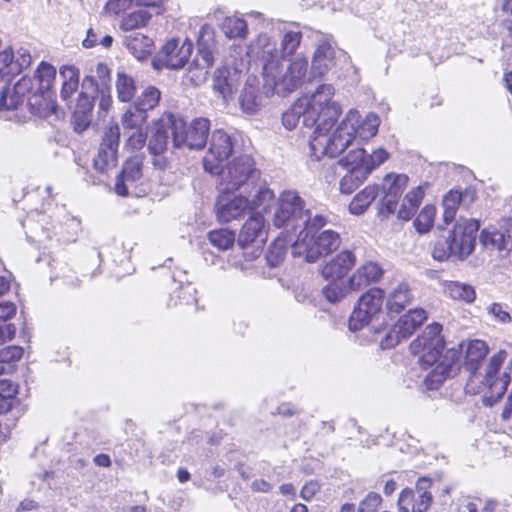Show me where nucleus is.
Here are the masks:
<instances>
[{
  "instance_id": "a18cd8bd",
  "label": "nucleus",
  "mask_w": 512,
  "mask_h": 512,
  "mask_svg": "<svg viewBox=\"0 0 512 512\" xmlns=\"http://www.w3.org/2000/svg\"><path fill=\"white\" fill-rule=\"evenodd\" d=\"M288 242L278 237L273 244L269 248V252L267 254V261L271 266H276L281 262L286 254Z\"/></svg>"
},
{
  "instance_id": "c756f323",
  "label": "nucleus",
  "mask_w": 512,
  "mask_h": 512,
  "mask_svg": "<svg viewBox=\"0 0 512 512\" xmlns=\"http://www.w3.org/2000/svg\"><path fill=\"white\" fill-rule=\"evenodd\" d=\"M29 80L22 79L11 89L7 88L1 92L0 109H17L24 102V90Z\"/></svg>"
},
{
  "instance_id": "f257e3e1",
  "label": "nucleus",
  "mask_w": 512,
  "mask_h": 512,
  "mask_svg": "<svg viewBox=\"0 0 512 512\" xmlns=\"http://www.w3.org/2000/svg\"><path fill=\"white\" fill-rule=\"evenodd\" d=\"M334 96L332 85L321 84L313 93L299 97L282 115V123L288 130L296 128L300 120L305 127L313 129L310 149L316 159L337 157L357 138L369 141L378 132V115L370 112L362 118L355 109H350L332 131L342 114V107Z\"/></svg>"
},
{
  "instance_id": "6ab92c4d",
  "label": "nucleus",
  "mask_w": 512,
  "mask_h": 512,
  "mask_svg": "<svg viewBox=\"0 0 512 512\" xmlns=\"http://www.w3.org/2000/svg\"><path fill=\"white\" fill-rule=\"evenodd\" d=\"M341 54L343 52L338 51L329 39L320 40L312 58V78L324 76L336 64V59Z\"/></svg>"
},
{
  "instance_id": "e2e57ef3",
  "label": "nucleus",
  "mask_w": 512,
  "mask_h": 512,
  "mask_svg": "<svg viewBox=\"0 0 512 512\" xmlns=\"http://www.w3.org/2000/svg\"><path fill=\"white\" fill-rule=\"evenodd\" d=\"M184 297L186 304L194 303L197 305L198 299L196 298V290L194 287H192L190 284H187L186 286L182 287Z\"/></svg>"
},
{
  "instance_id": "5fc2aeb1",
  "label": "nucleus",
  "mask_w": 512,
  "mask_h": 512,
  "mask_svg": "<svg viewBox=\"0 0 512 512\" xmlns=\"http://www.w3.org/2000/svg\"><path fill=\"white\" fill-rule=\"evenodd\" d=\"M134 0H108L105 5V12L110 15L120 14L129 9Z\"/></svg>"
},
{
  "instance_id": "423d86ee",
  "label": "nucleus",
  "mask_w": 512,
  "mask_h": 512,
  "mask_svg": "<svg viewBox=\"0 0 512 512\" xmlns=\"http://www.w3.org/2000/svg\"><path fill=\"white\" fill-rule=\"evenodd\" d=\"M220 180L218 188L221 193H232L243 190L247 192L259 178L260 171L256 168L254 159L249 155L233 158L225 167L219 169Z\"/></svg>"
},
{
  "instance_id": "603ef678",
  "label": "nucleus",
  "mask_w": 512,
  "mask_h": 512,
  "mask_svg": "<svg viewBox=\"0 0 512 512\" xmlns=\"http://www.w3.org/2000/svg\"><path fill=\"white\" fill-rule=\"evenodd\" d=\"M383 196L380 200V213L390 215L396 211L400 195L395 193L382 192Z\"/></svg>"
},
{
  "instance_id": "aec40b11",
  "label": "nucleus",
  "mask_w": 512,
  "mask_h": 512,
  "mask_svg": "<svg viewBox=\"0 0 512 512\" xmlns=\"http://www.w3.org/2000/svg\"><path fill=\"white\" fill-rule=\"evenodd\" d=\"M264 227V217L260 214H251L240 231L238 244L242 248H245L250 244H255L254 254L257 256L265 242Z\"/></svg>"
},
{
  "instance_id": "c03bdc74",
  "label": "nucleus",
  "mask_w": 512,
  "mask_h": 512,
  "mask_svg": "<svg viewBox=\"0 0 512 512\" xmlns=\"http://www.w3.org/2000/svg\"><path fill=\"white\" fill-rule=\"evenodd\" d=\"M368 177L352 171L347 173L341 178L339 189L342 194L349 195L354 192Z\"/></svg>"
},
{
  "instance_id": "8fccbe9b",
  "label": "nucleus",
  "mask_w": 512,
  "mask_h": 512,
  "mask_svg": "<svg viewBox=\"0 0 512 512\" xmlns=\"http://www.w3.org/2000/svg\"><path fill=\"white\" fill-rule=\"evenodd\" d=\"M128 134L126 146L132 150H140L145 145L147 133L145 129L125 131Z\"/></svg>"
},
{
  "instance_id": "20e7f679",
  "label": "nucleus",
  "mask_w": 512,
  "mask_h": 512,
  "mask_svg": "<svg viewBox=\"0 0 512 512\" xmlns=\"http://www.w3.org/2000/svg\"><path fill=\"white\" fill-rule=\"evenodd\" d=\"M460 348V353L464 357L463 365L471 373L466 383V391L470 394L481 395L485 406H493L503 397L510 383L511 378L507 370L512 368V360L509 367L501 372L507 353L500 350L489 359L482 374L477 371L488 354L487 344L482 340L475 339L463 342Z\"/></svg>"
},
{
  "instance_id": "864d4df0",
  "label": "nucleus",
  "mask_w": 512,
  "mask_h": 512,
  "mask_svg": "<svg viewBox=\"0 0 512 512\" xmlns=\"http://www.w3.org/2000/svg\"><path fill=\"white\" fill-rule=\"evenodd\" d=\"M488 314L497 322L507 324L511 322V316L500 303H492L487 307Z\"/></svg>"
},
{
  "instance_id": "b1692460",
  "label": "nucleus",
  "mask_w": 512,
  "mask_h": 512,
  "mask_svg": "<svg viewBox=\"0 0 512 512\" xmlns=\"http://www.w3.org/2000/svg\"><path fill=\"white\" fill-rule=\"evenodd\" d=\"M480 242L485 247L496 248L497 250L512 249V224L503 220L501 230L485 229L481 232Z\"/></svg>"
},
{
  "instance_id": "393cba45",
  "label": "nucleus",
  "mask_w": 512,
  "mask_h": 512,
  "mask_svg": "<svg viewBox=\"0 0 512 512\" xmlns=\"http://www.w3.org/2000/svg\"><path fill=\"white\" fill-rule=\"evenodd\" d=\"M142 176V160L139 157L128 159L123 167L122 173L115 182V191L120 196L128 194V188Z\"/></svg>"
},
{
  "instance_id": "473e14b6",
  "label": "nucleus",
  "mask_w": 512,
  "mask_h": 512,
  "mask_svg": "<svg viewBox=\"0 0 512 512\" xmlns=\"http://www.w3.org/2000/svg\"><path fill=\"white\" fill-rule=\"evenodd\" d=\"M127 49L138 59H145L152 51L153 41L141 33H133L126 37Z\"/></svg>"
},
{
  "instance_id": "c85d7f7f",
  "label": "nucleus",
  "mask_w": 512,
  "mask_h": 512,
  "mask_svg": "<svg viewBox=\"0 0 512 512\" xmlns=\"http://www.w3.org/2000/svg\"><path fill=\"white\" fill-rule=\"evenodd\" d=\"M443 292L449 298L465 303H472L476 299V292L474 287L458 281L444 282Z\"/></svg>"
},
{
  "instance_id": "1a4fd4ad",
  "label": "nucleus",
  "mask_w": 512,
  "mask_h": 512,
  "mask_svg": "<svg viewBox=\"0 0 512 512\" xmlns=\"http://www.w3.org/2000/svg\"><path fill=\"white\" fill-rule=\"evenodd\" d=\"M216 43L213 31L209 27H203L198 38V54L190 65L187 73L188 80L195 86L203 84L214 65Z\"/></svg>"
},
{
  "instance_id": "bf43d9fd",
  "label": "nucleus",
  "mask_w": 512,
  "mask_h": 512,
  "mask_svg": "<svg viewBox=\"0 0 512 512\" xmlns=\"http://www.w3.org/2000/svg\"><path fill=\"white\" fill-rule=\"evenodd\" d=\"M319 489H320V486L317 482L310 481L303 486V488L300 492V496L305 501H310L316 495V493L319 491Z\"/></svg>"
},
{
  "instance_id": "cd10ccee",
  "label": "nucleus",
  "mask_w": 512,
  "mask_h": 512,
  "mask_svg": "<svg viewBox=\"0 0 512 512\" xmlns=\"http://www.w3.org/2000/svg\"><path fill=\"white\" fill-rule=\"evenodd\" d=\"M410 288L406 283H399L388 294L387 309L390 313H400L411 302Z\"/></svg>"
},
{
  "instance_id": "2eb2a0df",
  "label": "nucleus",
  "mask_w": 512,
  "mask_h": 512,
  "mask_svg": "<svg viewBox=\"0 0 512 512\" xmlns=\"http://www.w3.org/2000/svg\"><path fill=\"white\" fill-rule=\"evenodd\" d=\"M426 319L427 313L424 309L417 308L409 310L398 319L390 332L381 340V347L383 349L394 347L402 339L410 337Z\"/></svg>"
},
{
  "instance_id": "49530a36",
  "label": "nucleus",
  "mask_w": 512,
  "mask_h": 512,
  "mask_svg": "<svg viewBox=\"0 0 512 512\" xmlns=\"http://www.w3.org/2000/svg\"><path fill=\"white\" fill-rule=\"evenodd\" d=\"M432 256L435 260L445 261L450 257L455 258L450 237L439 238L433 248Z\"/></svg>"
},
{
  "instance_id": "412c9836",
  "label": "nucleus",
  "mask_w": 512,
  "mask_h": 512,
  "mask_svg": "<svg viewBox=\"0 0 512 512\" xmlns=\"http://www.w3.org/2000/svg\"><path fill=\"white\" fill-rule=\"evenodd\" d=\"M248 191L249 196V209L251 214L264 215L270 213L272 208L275 207L277 199L273 190L265 183H254Z\"/></svg>"
},
{
  "instance_id": "4468645a",
  "label": "nucleus",
  "mask_w": 512,
  "mask_h": 512,
  "mask_svg": "<svg viewBox=\"0 0 512 512\" xmlns=\"http://www.w3.org/2000/svg\"><path fill=\"white\" fill-rule=\"evenodd\" d=\"M478 230L479 223L477 220L465 218L457 220L454 228L449 233L456 259L463 260L474 251Z\"/></svg>"
},
{
  "instance_id": "7ed1b4c3",
  "label": "nucleus",
  "mask_w": 512,
  "mask_h": 512,
  "mask_svg": "<svg viewBox=\"0 0 512 512\" xmlns=\"http://www.w3.org/2000/svg\"><path fill=\"white\" fill-rule=\"evenodd\" d=\"M302 35L298 31L283 34L280 47L268 34H260L248 47V55L262 67L265 86L277 94L291 93L310 81L308 60L302 55L290 58L286 65L285 57L293 55L298 49Z\"/></svg>"
},
{
  "instance_id": "f8f14e48",
  "label": "nucleus",
  "mask_w": 512,
  "mask_h": 512,
  "mask_svg": "<svg viewBox=\"0 0 512 512\" xmlns=\"http://www.w3.org/2000/svg\"><path fill=\"white\" fill-rule=\"evenodd\" d=\"M193 44L190 40L171 39L167 41L153 60L156 69H180L190 58Z\"/></svg>"
},
{
  "instance_id": "7c9ffc66",
  "label": "nucleus",
  "mask_w": 512,
  "mask_h": 512,
  "mask_svg": "<svg viewBox=\"0 0 512 512\" xmlns=\"http://www.w3.org/2000/svg\"><path fill=\"white\" fill-rule=\"evenodd\" d=\"M62 79L61 98L69 100L79 88L80 72L73 65H64L60 69Z\"/></svg>"
},
{
  "instance_id": "dca6fc26",
  "label": "nucleus",
  "mask_w": 512,
  "mask_h": 512,
  "mask_svg": "<svg viewBox=\"0 0 512 512\" xmlns=\"http://www.w3.org/2000/svg\"><path fill=\"white\" fill-rule=\"evenodd\" d=\"M119 139L120 129L118 124H108L104 129L102 142L93 162L97 171L105 173L116 166Z\"/></svg>"
},
{
  "instance_id": "0eeeda50",
  "label": "nucleus",
  "mask_w": 512,
  "mask_h": 512,
  "mask_svg": "<svg viewBox=\"0 0 512 512\" xmlns=\"http://www.w3.org/2000/svg\"><path fill=\"white\" fill-rule=\"evenodd\" d=\"M165 117L172 125V140L175 147L190 150L204 147L210 131V121L207 118H196L187 124L183 119L175 118L170 113ZM161 121H164V116Z\"/></svg>"
},
{
  "instance_id": "f03ea898",
  "label": "nucleus",
  "mask_w": 512,
  "mask_h": 512,
  "mask_svg": "<svg viewBox=\"0 0 512 512\" xmlns=\"http://www.w3.org/2000/svg\"><path fill=\"white\" fill-rule=\"evenodd\" d=\"M271 222L276 228L296 231L301 228L291 243L293 257L307 263H316L321 258L336 251L340 244V235L333 230H320L326 223L321 215L311 216L305 209V202L295 190H285L277 198Z\"/></svg>"
},
{
  "instance_id": "37998d69",
  "label": "nucleus",
  "mask_w": 512,
  "mask_h": 512,
  "mask_svg": "<svg viewBox=\"0 0 512 512\" xmlns=\"http://www.w3.org/2000/svg\"><path fill=\"white\" fill-rule=\"evenodd\" d=\"M23 355V349L19 346H8L0 350V365L9 366V369L0 372V374L11 373L14 370L13 363L20 360Z\"/></svg>"
},
{
  "instance_id": "4d7b16f0",
  "label": "nucleus",
  "mask_w": 512,
  "mask_h": 512,
  "mask_svg": "<svg viewBox=\"0 0 512 512\" xmlns=\"http://www.w3.org/2000/svg\"><path fill=\"white\" fill-rule=\"evenodd\" d=\"M93 108V99L87 93H80L75 113L85 115L88 112H91Z\"/></svg>"
},
{
  "instance_id": "39448f33",
  "label": "nucleus",
  "mask_w": 512,
  "mask_h": 512,
  "mask_svg": "<svg viewBox=\"0 0 512 512\" xmlns=\"http://www.w3.org/2000/svg\"><path fill=\"white\" fill-rule=\"evenodd\" d=\"M442 326L438 323L428 325L423 333L411 344V352L419 355V363L423 369H430L424 376V385L429 390L438 389L442 383L458 369L455 361L457 351L444 350V340L441 335Z\"/></svg>"
},
{
  "instance_id": "58836bf2",
  "label": "nucleus",
  "mask_w": 512,
  "mask_h": 512,
  "mask_svg": "<svg viewBox=\"0 0 512 512\" xmlns=\"http://www.w3.org/2000/svg\"><path fill=\"white\" fill-rule=\"evenodd\" d=\"M56 78V69L49 63L42 62L35 73V79L39 83V89L42 92H48L55 81Z\"/></svg>"
},
{
  "instance_id": "6e6552de",
  "label": "nucleus",
  "mask_w": 512,
  "mask_h": 512,
  "mask_svg": "<svg viewBox=\"0 0 512 512\" xmlns=\"http://www.w3.org/2000/svg\"><path fill=\"white\" fill-rule=\"evenodd\" d=\"M356 256L351 250H343L336 254L329 261L319 266L320 275L330 281L322 290L324 297L331 303L340 302L342 299H334L330 297L328 289L333 290L335 286L340 288H348V278L345 276L355 266Z\"/></svg>"
},
{
  "instance_id": "e433bc0d",
  "label": "nucleus",
  "mask_w": 512,
  "mask_h": 512,
  "mask_svg": "<svg viewBox=\"0 0 512 512\" xmlns=\"http://www.w3.org/2000/svg\"><path fill=\"white\" fill-rule=\"evenodd\" d=\"M160 98V90L155 86H148L141 92L132 105L147 113L158 105Z\"/></svg>"
},
{
  "instance_id": "ea45409f",
  "label": "nucleus",
  "mask_w": 512,
  "mask_h": 512,
  "mask_svg": "<svg viewBox=\"0 0 512 512\" xmlns=\"http://www.w3.org/2000/svg\"><path fill=\"white\" fill-rule=\"evenodd\" d=\"M151 19V14L146 10H137L121 20L120 28L125 31H130L146 26Z\"/></svg>"
},
{
  "instance_id": "a878e982",
  "label": "nucleus",
  "mask_w": 512,
  "mask_h": 512,
  "mask_svg": "<svg viewBox=\"0 0 512 512\" xmlns=\"http://www.w3.org/2000/svg\"><path fill=\"white\" fill-rule=\"evenodd\" d=\"M475 193L471 190L459 192L456 190L449 191L443 198V218L446 223L454 220L459 205H469L474 201Z\"/></svg>"
},
{
  "instance_id": "680f3d73",
  "label": "nucleus",
  "mask_w": 512,
  "mask_h": 512,
  "mask_svg": "<svg viewBox=\"0 0 512 512\" xmlns=\"http://www.w3.org/2000/svg\"><path fill=\"white\" fill-rule=\"evenodd\" d=\"M16 328L13 324H6L0 326V345L6 341H10L14 338Z\"/></svg>"
},
{
  "instance_id": "de8ad7c7",
  "label": "nucleus",
  "mask_w": 512,
  "mask_h": 512,
  "mask_svg": "<svg viewBox=\"0 0 512 512\" xmlns=\"http://www.w3.org/2000/svg\"><path fill=\"white\" fill-rule=\"evenodd\" d=\"M167 143L168 136L166 131L157 128L149 140L148 149L151 154H163L166 151Z\"/></svg>"
},
{
  "instance_id": "f3484780",
  "label": "nucleus",
  "mask_w": 512,
  "mask_h": 512,
  "mask_svg": "<svg viewBox=\"0 0 512 512\" xmlns=\"http://www.w3.org/2000/svg\"><path fill=\"white\" fill-rule=\"evenodd\" d=\"M233 149L230 136L223 130L212 133L208 151L203 158L204 170L210 174L219 173L224 161L231 155Z\"/></svg>"
},
{
  "instance_id": "2f4dec72",
  "label": "nucleus",
  "mask_w": 512,
  "mask_h": 512,
  "mask_svg": "<svg viewBox=\"0 0 512 512\" xmlns=\"http://www.w3.org/2000/svg\"><path fill=\"white\" fill-rule=\"evenodd\" d=\"M379 193L378 185H368L357 193L349 204V211L354 215L363 214Z\"/></svg>"
},
{
  "instance_id": "69168bd1",
  "label": "nucleus",
  "mask_w": 512,
  "mask_h": 512,
  "mask_svg": "<svg viewBox=\"0 0 512 512\" xmlns=\"http://www.w3.org/2000/svg\"><path fill=\"white\" fill-rule=\"evenodd\" d=\"M112 102L113 100L110 94H105L104 92H101L99 100V107L101 110L107 112L111 108Z\"/></svg>"
},
{
  "instance_id": "052dcab7",
  "label": "nucleus",
  "mask_w": 512,
  "mask_h": 512,
  "mask_svg": "<svg viewBox=\"0 0 512 512\" xmlns=\"http://www.w3.org/2000/svg\"><path fill=\"white\" fill-rule=\"evenodd\" d=\"M16 305L12 302H0V320L6 321L16 314Z\"/></svg>"
},
{
  "instance_id": "bb28decb",
  "label": "nucleus",
  "mask_w": 512,
  "mask_h": 512,
  "mask_svg": "<svg viewBox=\"0 0 512 512\" xmlns=\"http://www.w3.org/2000/svg\"><path fill=\"white\" fill-rule=\"evenodd\" d=\"M428 183H423L413 189H411L402 199L399 209L397 210V216L399 219L408 221L410 220L419 205L421 204L426 190L428 188Z\"/></svg>"
},
{
  "instance_id": "ddd939ff",
  "label": "nucleus",
  "mask_w": 512,
  "mask_h": 512,
  "mask_svg": "<svg viewBox=\"0 0 512 512\" xmlns=\"http://www.w3.org/2000/svg\"><path fill=\"white\" fill-rule=\"evenodd\" d=\"M382 276V268L376 262L367 261L360 265L348 278V288L335 286L333 290L328 289V292H330V297L334 299H344L351 292L358 291L372 283L378 282Z\"/></svg>"
},
{
  "instance_id": "4be33fe9",
  "label": "nucleus",
  "mask_w": 512,
  "mask_h": 512,
  "mask_svg": "<svg viewBox=\"0 0 512 512\" xmlns=\"http://www.w3.org/2000/svg\"><path fill=\"white\" fill-rule=\"evenodd\" d=\"M18 57L15 58L13 50L5 46L0 51V79L13 76L28 67L31 62V56L26 51H18Z\"/></svg>"
},
{
  "instance_id": "f704fd0d",
  "label": "nucleus",
  "mask_w": 512,
  "mask_h": 512,
  "mask_svg": "<svg viewBox=\"0 0 512 512\" xmlns=\"http://www.w3.org/2000/svg\"><path fill=\"white\" fill-rule=\"evenodd\" d=\"M148 115L134 105H130L121 117V124L125 131L145 129Z\"/></svg>"
},
{
  "instance_id": "9d476101",
  "label": "nucleus",
  "mask_w": 512,
  "mask_h": 512,
  "mask_svg": "<svg viewBox=\"0 0 512 512\" xmlns=\"http://www.w3.org/2000/svg\"><path fill=\"white\" fill-rule=\"evenodd\" d=\"M384 291L372 288L365 292L358 300L349 320V328L358 331L383 314Z\"/></svg>"
},
{
  "instance_id": "c9c22d12",
  "label": "nucleus",
  "mask_w": 512,
  "mask_h": 512,
  "mask_svg": "<svg viewBox=\"0 0 512 512\" xmlns=\"http://www.w3.org/2000/svg\"><path fill=\"white\" fill-rule=\"evenodd\" d=\"M409 178L405 174L388 173L384 176L379 190L396 195H401L408 185Z\"/></svg>"
},
{
  "instance_id": "0e129e2a",
  "label": "nucleus",
  "mask_w": 512,
  "mask_h": 512,
  "mask_svg": "<svg viewBox=\"0 0 512 512\" xmlns=\"http://www.w3.org/2000/svg\"><path fill=\"white\" fill-rule=\"evenodd\" d=\"M251 488L255 492L267 493L271 491L272 485L264 479H257L252 482Z\"/></svg>"
},
{
  "instance_id": "4c0bfd02",
  "label": "nucleus",
  "mask_w": 512,
  "mask_h": 512,
  "mask_svg": "<svg viewBox=\"0 0 512 512\" xmlns=\"http://www.w3.org/2000/svg\"><path fill=\"white\" fill-rule=\"evenodd\" d=\"M436 207L432 204L425 205L413 222L416 231L420 234L428 233L434 226Z\"/></svg>"
},
{
  "instance_id": "13d9d810",
  "label": "nucleus",
  "mask_w": 512,
  "mask_h": 512,
  "mask_svg": "<svg viewBox=\"0 0 512 512\" xmlns=\"http://www.w3.org/2000/svg\"><path fill=\"white\" fill-rule=\"evenodd\" d=\"M17 393V386L10 380H0V398L10 399Z\"/></svg>"
},
{
  "instance_id": "774afa93",
  "label": "nucleus",
  "mask_w": 512,
  "mask_h": 512,
  "mask_svg": "<svg viewBox=\"0 0 512 512\" xmlns=\"http://www.w3.org/2000/svg\"><path fill=\"white\" fill-rule=\"evenodd\" d=\"M152 155H153V161H152L153 165L160 170H164L168 165L167 159L162 154H152Z\"/></svg>"
},
{
  "instance_id": "79ce46f5",
  "label": "nucleus",
  "mask_w": 512,
  "mask_h": 512,
  "mask_svg": "<svg viewBox=\"0 0 512 512\" xmlns=\"http://www.w3.org/2000/svg\"><path fill=\"white\" fill-rule=\"evenodd\" d=\"M223 31L229 38H243L247 33V24L237 17L226 18L223 23Z\"/></svg>"
},
{
  "instance_id": "a211bd4d",
  "label": "nucleus",
  "mask_w": 512,
  "mask_h": 512,
  "mask_svg": "<svg viewBox=\"0 0 512 512\" xmlns=\"http://www.w3.org/2000/svg\"><path fill=\"white\" fill-rule=\"evenodd\" d=\"M249 209V198L243 193L230 196L222 193L216 203V214L219 221L230 222L244 217Z\"/></svg>"
},
{
  "instance_id": "a19ab883",
  "label": "nucleus",
  "mask_w": 512,
  "mask_h": 512,
  "mask_svg": "<svg viewBox=\"0 0 512 512\" xmlns=\"http://www.w3.org/2000/svg\"><path fill=\"white\" fill-rule=\"evenodd\" d=\"M210 243L219 250L231 248L235 242V234L228 229H218L208 234Z\"/></svg>"
},
{
  "instance_id": "9b49d317",
  "label": "nucleus",
  "mask_w": 512,
  "mask_h": 512,
  "mask_svg": "<svg viewBox=\"0 0 512 512\" xmlns=\"http://www.w3.org/2000/svg\"><path fill=\"white\" fill-rule=\"evenodd\" d=\"M389 157L386 150L379 148L368 154L363 148L350 150L346 156L340 160V165L347 169L365 176H369L373 170L384 163Z\"/></svg>"
},
{
  "instance_id": "338daca9",
  "label": "nucleus",
  "mask_w": 512,
  "mask_h": 512,
  "mask_svg": "<svg viewBox=\"0 0 512 512\" xmlns=\"http://www.w3.org/2000/svg\"><path fill=\"white\" fill-rule=\"evenodd\" d=\"M97 42L98 35L92 29H89L87 32V37L83 40V46L86 48H91L94 47Z\"/></svg>"
},
{
  "instance_id": "5701e85b",
  "label": "nucleus",
  "mask_w": 512,
  "mask_h": 512,
  "mask_svg": "<svg viewBox=\"0 0 512 512\" xmlns=\"http://www.w3.org/2000/svg\"><path fill=\"white\" fill-rule=\"evenodd\" d=\"M240 74L236 69L221 68L215 73L213 89L227 102L238 89Z\"/></svg>"
},
{
  "instance_id": "09e8293b",
  "label": "nucleus",
  "mask_w": 512,
  "mask_h": 512,
  "mask_svg": "<svg viewBox=\"0 0 512 512\" xmlns=\"http://www.w3.org/2000/svg\"><path fill=\"white\" fill-rule=\"evenodd\" d=\"M240 105L246 113L252 114L257 111L259 103L253 87H245L240 96Z\"/></svg>"
},
{
  "instance_id": "3c124183",
  "label": "nucleus",
  "mask_w": 512,
  "mask_h": 512,
  "mask_svg": "<svg viewBox=\"0 0 512 512\" xmlns=\"http://www.w3.org/2000/svg\"><path fill=\"white\" fill-rule=\"evenodd\" d=\"M382 498L380 494L370 492L367 496L359 503L358 512H377L381 505Z\"/></svg>"
},
{
  "instance_id": "72a5a7b5",
  "label": "nucleus",
  "mask_w": 512,
  "mask_h": 512,
  "mask_svg": "<svg viewBox=\"0 0 512 512\" xmlns=\"http://www.w3.org/2000/svg\"><path fill=\"white\" fill-rule=\"evenodd\" d=\"M115 88L118 100L124 103L133 100L137 92L134 78L124 71L117 72Z\"/></svg>"
},
{
  "instance_id": "6e6d98bb",
  "label": "nucleus",
  "mask_w": 512,
  "mask_h": 512,
  "mask_svg": "<svg viewBox=\"0 0 512 512\" xmlns=\"http://www.w3.org/2000/svg\"><path fill=\"white\" fill-rule=\"evenodd\" d=\"M417 496L413 504V512H426L431 505L432 495L428 491L416 493Z\"/></svg>"
}]
</instances>
